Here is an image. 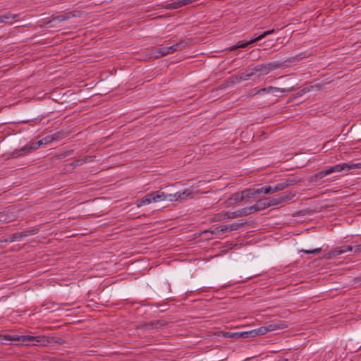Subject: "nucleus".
<instances>
[{
    "instance_id": "5",
    "label": "nucleus",
    "mask_w": 361,
    "mask_h": 361,
    "mask_svg": "<svg viewBox=\"0 0 361 361\" xmlns=\"http://www.w3.org/2000/svg\"><path fill=\"white\" fill-rule=\"evenodd\" d=\"M159 195H162V196H164L163 197L164 198L161 199V201L168 200L170 202H175V201H178L179 200H184L186 197H189L191 194V192L188 190H184L182 192H177L173 194H166L161 190H159Z\"/></svg>"
},
{
    "instance_id": "14",
    "label": "nucleus",
    "mask_w": 361,
    "mask_h": 361,
    "mask_svg": "<svg viewBox=\"0 0 361 361\" xmlns=\"http://www.w3.org/2000/svg\"><path fill=\"white\" fill-rule=\"evenodd\" d=\"M39 228L37 227H32L30 229H27V230H25L22 232H18L16 233H17V235H18V240H21L22 239L26 238V237H28V236H30V235H34L37 233H38L39 232Z\"/></svg>"
},
{
    "instance_id": "17",
    "label": "nucleus",
    "mask_w": 361,
    "mask_h": 361,
    "mask_svg": "<svg viewBox=\"0 0 361 361\" xmlns=\"http://www.w3.org/2000/svg\"><path fill=\"white\" fill-rule=\"evenodd\" d=\"M256 38L250 39L249 41H239L235 45L232 46L230 48V50L233 51L238 48H245L248 47L250 44L257 42Z\"/></svg>"
},
{
    "instance_id": "6",
    "label": "nucleus",
    "mask_w": 361,
    "mask_h": 361,
    "mask_svg": "<svg viewBox=\"0 0 361 361\" xmlns=\"http://www.w3.org/2000/svg\"><path fill=\"white\" fill-rule=\"evenodd\" d=\"M54 137H44L43 139L37 142H32L22 147L21 151L23 153L30 152L33 149H38L42 145H47L54 140Z\"/></svg>"
},
{
    "instance_id": "9",
    "label": "nucleus",
    "mask_w": 361,
    "mask_h": 361,
    "mask_svg": "<svg viewBox=\"0 0 361 361\" xmlns=\"http://www.w3.org/2000/svg\"><path fill=\"white\" fill-rule=\"evenodd\" d=\"M287 187V184L284 183H281L275 186H268V187H264L257 189V192H259V194L264 193V194H269V193H274L276 191L282 190L285 189Z\"/></svg>"
},
{
    "instance_id": "12",
    "label": "nucleus",
    "mask_w": 361,
    "mask_h": 361,
    "mask_svg": "<svg viewBox=\"0 0 361 361\" xmlns=\"http://www.w3.org/2000/svg\"><path fill=\"white\" fill-rule=\"evenodd\" d=\"M197 0H178L176 1L167 4L164 8L166 9H176L189 4L195 2Z\"/></svg>"
},
{
    "instance_id": "23",
    "label": "nucleus",
    "mask_w": 361,
    "mask_h": 361,
    "mask_svg": "<svg viewBox=\"0 0 361 361\" xmlns=\"http://www.w3.org/2000/svg\"><path fill=\"white\" fill-rule=\"evenodd\" d=\"M275 32V30L274 29H272V30H267L265 32H264L262 34H261L260 35H259L258 37H255L257 41H259L261 39H262L263 38H264L265 37L269 35H271L273 33Z\"/></svg>"
},
{
    "instance_id": "25",
    "label": "nucleus",
    "mask_w": 361,
    "mask_h": 361,
    "mask_svg": "<svg viewBox=\"0 0 361 361\" xmlns=\"http://www.w3.org/2000/svg\"><path fill=\"white\" fill-rule=\"evenodd\" d=\"M224 336L225 338H240L239 332H230V331H228V332H226V333L224 334Z\"/></svg>"
},
{
    "instance_id": "1",
    "label": "nucleus",
    "mask_w": 361,
    "mask_h": 361,
    "mask_svg": "<svg viewBox=\"0 0 361 361\" xmlns=\"http://www.w3.org/2000/svg\"><path fill=\"white\" fill-rule=\"evenodd\" d=\"M288 327V323L281 320L271 321L265 326L249 331L239 332L240 338L255 337L258 335H264L269 331L284 329Z\"/></svg>"
},
{
    "instance_id": "28",
    "label": "nucleus",
    "mask_w": 361,
    "mask_h": 361,
    "mask_svg": "<svg viewBox=\"0 0 361 361\" xmlns=\"http://www.w3.org/2000/svg\"><path fill=\"white\" fill-rule=\"evenodd\" d=\"M262 92H264V93L274 92V87L269 86L268 87L262 88L257 91L258 94H260Z\"/></svg>"
},
{
    "instance_id": "32",
    "label": "nucleus",
    "mask_w": 361,
    "mask_h": 361,
    "mask_svg": "<svg viewBox=\"0 0 361 361\" xmlns=\"http://www.w3.org/2000/svg\"><path fill=\"white\" fill-rule=\"evenodd\" d=\"M19 133H20V130H17V131H14V130H13V131H11V130H6V131L5 132V133H4V135H6V136H8V135H15L16 134Z\"/></svg>"
},
{
    "instance_id": "11",
    "label": "nucleus",
    "mask_w": 361,
    "mask_h": 361,
    "mask_svg": "<svg viewBox=\"0 0 361 361\" xmlns=\"http://www.w3.org/2000/svg\"><path fill=\"white\" fill-rule=\"evenodd\" d=\"M20 14H13L10 12L0 15V23L12 24L19 20Z\"/></svg>"
},
{
    "instance_id": "7",
    "label": "nucleus",
    "mask_w": 361,
    "mask_h": 361,
    "mask_svg": "<svg viewBox=\"0 0 361 361\" xmlns=\"http://www.w3.org/2000/svg\"><path fill=\"white\" fill-rule=\"evenodd\" d=\"M256 66L258 73L257 77H259L261 75H267L271 71L279 68L280 63L278 62H271L268 63H262Z\"/></svg>"
},
{
    "instance_id": "4",
    "label": "nucleus",
    "mask_w": 361,
    "mask_h": 361,
    "mask_svg": "<svg viewBox=\"0 0 361 361\" xmlns=\"http://www.w3.org/2000/svg\"><path fill=\"white\" fill-rule=\"evenodd\" d=\"M159 191L153 192L144 196L142 198L138 200L135 204L137 207H140L143 205L149 204L153 202H161L164 196L159 195Z\"/></svg>"
},
{
    "instance_id": "22",
    "label": "nucleus",
    "mask_w": 361,
    "mask_h": 361,
    "mask_svg": "<svg viewBox=\"0 0 361 361\" xmlns=\"http://www.w3.org/2000/svg\"><path fill=\"white\" fill-rule=\"evenodd\" d=\"M228 232L226 225L224 226H220L219 227H216L213 231L212 233L216 235H221L224 233Z\"/></svg>"
},
{
    "instance_id": "3",
    "label": "nucleus",
    "mask_w": 361,
    "mask_h": 361,
    "mask_svg": "<svg viewBox=\"0 0 361 361\" xmlns=\"http://www.w3.org/2000/svg\"><path fill=\"white\" fill-rule=\"evenodd\" d=\"M18 341L22 342L25 345H45L47 343H49L48 338L45 336H28V335H23L18 336Z\"/></svg>"
},
{
    "instance_id": "18",
    "label": "nucleus",
    "mask_w": 361,
    "mask_h": 361,
    "mask_svg": "<svg viewBox=\"0 0 361 361\" xmlns=\"http://www.w3.org/2000/svg\"><path fill=\"white\" fill-rule=\"evenodd\" d=\"M18 336H11V335H0V343L2 344H6L8 342L12 341H18Z\"/></svg>"
},
{
    "instance_id": "24",
    "label": "nucleus",
    "mask_w": 361,
    "mask_h": 361,
    "mask_svg": "<svg viewBox=\"0 0 361 361\" xmlns=\"http://www.w3.org/2000/svg\"><path fill=\"white\" fill-rule=\"evenodd\" d=\"M231 200L235 201V202H240L244 200L243 195L241 192H237L232 195Z\"/></svg>"
},
{
    "instance_id": "21",
    "label": "nucleus",
    "mask_w": 361,
    "mask_h": 361,
    "mask_svg": "<svg viewBox=\"0 0 361 361\" xmlns=\"http://www.w3.org/2000/svg\"><path fill=\"white\" fill-rule=\"evenodd\" d=\"M17 233L10 235L7 238L0 240V243H12L15 241H19L18 239Z\"/></svg>"
},
{
    "instance_id": "8",
    "label": "nucleus",
    "mask_w": 361,
    "mask_h": 361,
    "mask_svg": "<svg viewBox=\"0 0 361 361\" xmlns=\"http://www.w3.org/2000/svg\"><path fill=\"white\" fill-rule=\"evenodd\" d=\"M350 251H353V247L350 245L336 247L335 249L332 250L331 251L326 254L325 258L327 259H330L333 257H336L341 254Z\"/></svg>"
},
{
    "instance_id": "13",
    "label": "nucleus",
    "mask_w": 361,
    "mask_h": 361,
    "mask_svg": "<svg viewBox=\"0 0 361 361\" xmlns=\"http://www.w3.org/2000/svg\"><path fill=\"white\" fill-rule=\"evenodd\" d=\"M168 47H154L151 49V56L154 58H159L168 55Z\"/></svg>"
},
{
    "instance_id": "30",
    "label": "nucleus",
    "mask_w": 361,
    "mask_h": 361,
    "mask_svg": "<svg viewBox=\"0 0 361 361\" xmlns=\"http://www.w3.org/2000/svg\"><path fill=\"white\" fill-rule=\"evenodd\" d=\"M226 226L228 231H232L237 230L239 227V225L236 224H230V225H226Z\"/></svg>"
},
{
    "instance_id": "29",
    "label": "nucleus",
    "mask_w": 361,
    "mask_h": 361,
    "mask_svg": "<svg viewBox=\"0 0 361 361\" xmlns=\"http://www.w3.org/2000/svg\"><path fill=\"white\" fill-rule=\"evenodd\" d=\"M293 88L286 89V88H280V87H274V92H276L284 93V92H290V91H293Z\"/></svg>"
},
{
    "instance_id": "19",
    "label": "nucleus",
    "mask_w": 361,
    "mask_h": 361,
    "mask_svg": "<svg viewBox=\"0 0 361 361\" xmlns=\"http://www.w3.org/2000/svg\"><path fill=\"white\" fill-rule=\"evenodd\" d=\"M257 189H247L242 191V193L244 197V200L247 198H251L256 195H259V192H257Z\"/></svg>"
},
{
    "instance_id": "26",
    "label": "nucleus",
    "mask_w": 361,
    "mask_h": 361,
    "mask_svg": "<svg viewBox=\"0 0 361 361\" xmlns=\"http://www.w3.org/2000/svg\"><path fill=\"white\" fill-rule=\"evenodd\" d=\"M322 247H318L312 250H301L300 252L305 254H318L321 252Z\"/></svg>"
},
{
    "instance_id": "20",
    "label": "nucleus",
    "mask_w": 361,
    "mask_h": 361,
    "mask_svg": "<svg viewBox=\"0 0 361 361\" xmlns=\"http://www.w3.org/2000/svg\"><path fill=\"white\" fill-rule=\"evenodd\" d=\"M245 73L247 75L249 79L253 76L257 75L258 73H257V66L247 68L245 70Z\"/></svg>"
},
{
    "instance_id": "27",
    "label": "nucleus",
    "mask_w": 361,
    "mask_h": 361,
    "mask_svg": "<svg viewBox=\"0 0 361 361\" xmlns=\"http://www.w3.org/2000/svg\"><path fill=\"white\" fill-rule=\"evenodd\" d=\"M235 77H236V80L238 81L247 80L249 79L247 75L245 73V71L238 73Z\"/></svg>"
},
{
    "instance_id": "2",
    "label": "nucleus",
    "mask_w": 361,
    "mask_h": 361,
    "mask_svg": "<svg viewBox=\"0 0 361 361\" xmlns=\"http://www.w3.org/2000/svg\"><path fill=\"white\" fill-rule=\"evenodd\" d=\"M269 207V204L268 203V198H263L259 200L255 204L252 206L243 208L242 211L240 212H233L230 215H228L229 218H235L241 216H247L255 213L256 212L264 210L267 208Z\"/></svg>"
},
{
    "instance_id": "10",
    "label": "nucleus",
    "mask_w": 361,
    "mask_h": 361,
    "mask_svg": "<svg viewBox=\"0 0 361 361\" xmlns=\"http://www.w3.org/2000/svg\"><path fill=\"white\" fill-rule=\"evenodd\" d=\"M334 172H341L343 170L349 171L355 169H361V163L347 164L343 163L332 166Z\"/></svg>"
},
{
    "instance_id": "34",
    "label": "nucleus",
    "mask_w": 361,
    "mask_h": 361,
    "mask_svg": "<svg viewBox=\"0 0 361 361\" xmlns=\"http://www.w3.org/2000/svg\"><path fill=\"white\" fill-rule=\"evenodd\" d=\"M353 251H354L355 252H361V244L353 247Z\"/></svg>"
},
{
    "instance_id": "16",
    "label": "nucleus",
    "mask_w": 361,
    "mask_h": 361,
    "mask_svg": "<svg viewBox=\"0 0 361 361\" xmlns=\"http://www.w3.org/2000/svg\"><path fill=\"white\" fill-rule=\"evenodd\" d=\"M188 44V42L184 40L180 41L179 42L170 46L168 47V53L169 54H173L175 51L181 49L183 47H186Z\"/></svg>"
},
{
    "instance_id": "15",
    "label": "nucleus",
    "mask_w": 361,
    "mask_h": 361,
    "mask_svg": "<svg viewBox=\"0 0 361 361\" xmlns=\"http://www.w3.org/2000/svg\"><path fill=\"white\" fill-rule=\"evenodd\" d=\"M287 200L286 197L283 195H276L271 198H268V203L269 204V207L272 206L279 205L283 202H284Z\"/></svg>"
},
{
    "instance_id": "31",
    "label": "nucleus",
    "mask_w": 361,
    "mask_h": 361,
    "mask_svg": "<svg viewBox=\"0 0 361 361\" xmlns=\"http://www.w3.org/2000/svg\"><path fill=\"white\" fill-rule=\"evenodd\" d=\"M326 176H327V175L325 173V169H324V170L318 172L317 173H316L315 174V178H318V179H322V178H323Z\"/></svg>"
},
{
    "instance_id": "33",
    "label": "nucleus",
    "mask_w": 361,
    "mask_h": 361,
    "mask_svg": "<svg viewBox=\"0 0 361 361\" xmlns=\"http://www.w3.org/2000/svg\"><path fill=\"white\" fill-rule=\"evenodd\" d=\"M325 173H326V175H329L332 173H334L333 166H329V167L326 168L325 169Z\"/></svg>"
}]
</instances>
